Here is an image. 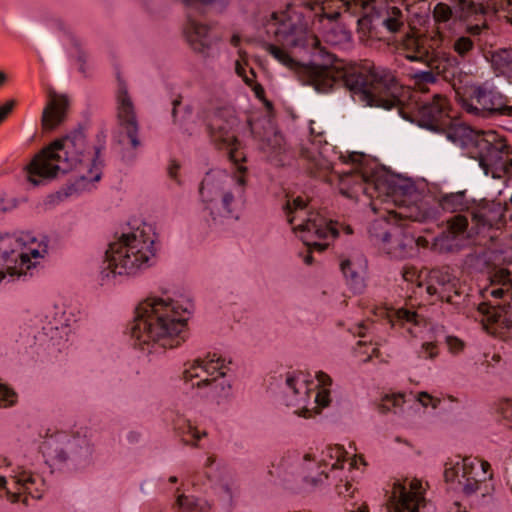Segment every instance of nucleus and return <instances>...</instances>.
Segmentation results:
<instances>
[{
	"mask_svg": "<svg viewBox=\"0 0 512 512\" xmlns=\"http://www.w3.org/2000/svg\"><path fill=\"white\" fill-rule=\"evenodd\" d=\"M355 187L357 193L350 198L364 194L373 199L371 207L379 213V218L373 221L369 233L378 247L391 257L404 258L413 250L414 235L408 230V219L428 222L439 216L438 207L421 199L413 185L385 171H374Z\"/></svg>",
	"mask_w": 512,
	"mask_h": 512,
	"instance_id": "f257e3e1",
	"label": "nucleus"
},
{
	"mask_svg": "<svg viewBox=\"0 0 512 512\" xmlns=\"http://www.w3.org/2000/svg\"><path fill=\"white\" fill-rule=\"evenodd\" d=\"M236 125L237 119L227 110L215 113L209 124L213 143L225 150L236 165L232 172L220 168L209 170L199 184L201 209L215 222L238 220L246 206L248 169L242 164L246 156L240 150L234 130Z\"/></svg>",
	"mask_w": 512,
	"mask_h": 512,
	"instance_id": "f03ea898",
	"label": "nucleus"
},
{
	"mask_svg": "<svg viewBox=\"0 0 512 512\" xmlns=\"http://www.w3.org/2000/svg\"><path fill=\"white\" fill-rule=\"evenodd\" d=\"M342 0H292L285 9L272 12L262 19L267 35L283 47H319L320 42L331 46H345L351 40V33L337 20L339 11L333 9Z\"/></svg>",
	"mask_w": 512,
	"mask_h": 512,
	"instance_id": "7ed1b4c3",
	"label": "nucleus"
},
{
	"mask_svg": "<svg viewBox=\"0 0 512 512\" xmlns=\"http://www.w3.org/2000/svg\"><path fill=\"white\" fill-rule=\"evenodd\" d=\"M193 303L168 294H151L140 301L130 326L133 345L146 354L162 355L187 339Z\"/></svg>",
	"mask_w": 512,
	"mask_h": 512,
	"instance_id": "20e7f679",
	"label": "nucleus"
},
{
	"mask_svg": "<svg viewBox=\"0 0 512 512\" xmlns=\"http://www.w3.org/2000/svg\"><path fill=\"white\" fill-rule=\"evenodd\" d=\"M102 149V146L89 144L82 131H74L38 153L26 166V179L31 185L39 186L59 173L74 170L78 187L90 189L101 179Z\"/></svg>",
	"mask_w": 512,
	"mask_h": 512,
	"instance_id": "39448f33",
	"label": "nucleus"
},
{
	"mask_svg": "<svg viewBox=\"0 0 512 512\" xmlns=\"http://www.w3.org/2000/svg\"><path fill=\"white\" fill-rule=\"evenodd\" d=\"M156 238L152 226L141 223L111 242L100 271L102 284L116 285L120 279L136 277L152 267L156 260Z\"/></svg>",
	"mask_w": 512,
	"mask_h": 512,
	"instance_id": "423d86ee",
	"label": "nucleus"
},
{
	"mask_svg": "<svg viewBox=\"0 0 512 512\" xmlns=\"http://www.w3.org/2000/svg\"><path fill=\"white\" fill-rule=\"evenodd\" d=\"M309 80L318 92H328L334 84L344 82L360 94L369 106L391 109L404 103L401 98L403 88L399 86L394 75L384 69H374L368 79H351V74L342 62L336 61L331 66H314L309 69Z\"/></svg>",
	"mask_w": 512,
	"mask_h": 512,
	"instance_id": "0eeeda50",
	"label": "nucleus"
},
{
	"mask_svg": "<svg viewBox=\"0 0 512 512\" xmlns=\"http://www.w3.org/2000/svg\"><path fill=\"white\" fill-rule=\"evenodd\" d=\"M314 125L315 122L310 121L309 129L313 139L302 147L301 156L311 164V170H331L332 177L330 181L337 179L339 190L343 195H356L355 185L369 177V170L362 166L363 155L356 152L341 155L339 157L340 162L332 164L327 159V154L331 148L324 140L323 132Z\"/></svg>",
	"mask_w": 512,
	"mask_h": 512,
	"instance_id": "6e6552de",
	"label": "nucleus"
},
{
	"mask_svg": "<svg viewBox=\"0 0 512 512\" xmlns=\"http://www.w3.org/2000/svg\"><path fill=\"white\" fill-rule=\"evenodd\" d=\"M331 377L319 371L314 378L305 372L286 375L283 402L294 410V414L310 418L331 403Z\"/></svg>",
	"mask_w": 512,
	"mask_h": 512,
	"instance_id": "1a4fd4ad",
	"label": "nucleus"
},
{
	"mask_svg": "<svg viewBox=\"0 0 512 512\" xmlns=\"http://www.w3.org/2000/svg\"><path fill=\"white\" fill-rule=\"evenodd\" d=\"M47 253L48 244L43 237L0 232V283L27 275Z\"/></svg>",
	"mask_w": 512,
	"mask_h": 512,
	"instance_id": "9d476101",
	"label": "nucleus"
},
{
	"mask_svg": "<svg viewBox=\"0 0 512 512\" xmlns=\"http://www.w3.org/2000/svg\"><path fill=\"white\" fill-rule=\"evenodd\" d=\"M38 449L45 463L52 469H62L70 464L87 463L94 448L83 430L56 431L42 437Z\"/></svg>",
	"mask_w": 512,
	"mask_h": 512,
	"instance_id": "9b49d317",
	"label": "nucleus"
},
{
	"mask_svg": "<svg viewBox=\"0 0 512 512\" xmlns=\"http://www.w3.org/2000/svg\"><path fill=\"white\" fill-rule=\"evenodd\" d=\"M486 6L483 0H459L454 12L444 4L438 3L433 9V19L435 28L431 32L434 48V59L441 63V68L456 67L459 62L456 56L449 53L445 48L449 44V36L447 31L452 28L456 18L467 20L474 18L480 20L485 14Z\"/></svg>",
	"mask_w": 512,
	"mask_h": 512,
	"instance_id": "f8f14e48",
	"label": "nucleus"
},
{
	"mask_svg": "<svg viewBox=\"0 0 512 512\" xmlns=\"http://www.w3.org/2000/svg\"><path fill=\"white\" fill-rule=\"evenodd\" d=\"M444 478L467 497H486L494 490L493 472L487 461L456 456L445 463Z\"/></svg>",
	"mask_w": 512,
	"mask_h": 512,
	"instance_id": "ddd939ff",
	"label": "nucleus"
},
{
	"mask_svg": "<svg viewBox=\"0 0 512 512\" xmlns=\"http://www.w3.org/2000/svg\"><path fill=\"white\" fill-rule=\"evenodd\" d=\"M231 361L218 352H208L203 357L185 364L184 380L192 387L203 390V395L213 399L229 395L231 384L226 378Z\"/></svg>",
	"mask_w": 512,
	"mask_h": 512,
	"instance_id": "4468645a",
	"label": "nucleus"
},
{
	"mask_svg": "<svg viewBox=\"0 0 512 512\" xmlns=\"http://www.w3.org/2000/svg\"><path fill=\"white\" fill-rule=\"evenodd\" d=\"M285 213L293 232L311 250L323 251L328 246L327 241L338 234L335 223L327 221L318 212L308 210L300 197L287 200Z\"/></svg>",
	"mask_w": 512,
	"mask_h": 512,
	"instance_id": "2eb2a0df",
	"label": "nucleus"
},
{
	"mask_svg": "<svg viewBox=\"0 0 512 512\" xmlns=\"http://www.w3.org/2000/svg\"><path fill=\"white\" fill-rule=\"evenodd\" d=\"M347 459V451L343 446L327 445L317 457L312 453H305L300 458V465L303 471H312L313 466L319 470L317 476L309 475L312 482L321 483L324 479H331L340 495L350 496L353 493L352 485L344 471Z\"/></svg>",
	"mask_w": 512,
	"mask_h": 512,
	"instance_id": "dca6fc26",
	"label": "nucleus"
},
{
	"mask_svg": "<svg viewBox=\"0 0 512 512\" xmlns=\"http://www.w3.org/2000/svg\"><path fill=\"white\" fill-rule=\"evenodd\" d=\"M352 14H360L358 20L360 26L359 37L363 42L367 41L363 26L376 19L381 20L382 25L391 33L399 32L404 27L406 15L403 11L389 2L395 0H342Z\"/></svg>",
	"mask_w": 512,
	"mask_h": 512,
	"instance_id": "f3484780",
	"label": "nucleus"
},
{
	"mask_svg": "<svg viewBox=\"0 0 512 512\" xmlns=\"http://www.w3.org/2000/svg\"><path fill=\"white\" fill-rule=\"evenodd\" d=\"M425 488L421 480L406 478L394 483L388 512H422L425 508Z\"/></svg>",
	"mask_w": 512,
	"mask_h": 512,
	"instance_id": "a211bd4d",
	"label": "nucleus"
},
{
	"mask_svg": "<svg viewBox=\"0 0 512 512\" xmlns=\"http://www.w3.org/2000/svg\"><path fill=\"white\" fill-rule=\"evenodd\" d=\"M495 138L488 147L481 146L472 157L478 159L485 175L500 179L512 169V156L505 141L496 132Z\"/></svg>",
	"mask_w": 512,
	"mask_h": 512,
	"instance_id": "6ab92c4d",
	"label": "nucleus"
},
{
	"mask_svg": "<svg viewBox=\"0 0 512 512\" xmlns=\"http://www.w3.org/2000/svg\"><path fill=\"white\" fill-rule=\"evenodd\" d=\"M474 235V228L468 227L467 218L456 215L447 221L445 230L433 239L431 249L438 253H455L467 247Z\"/></svg>",
	"mask_w": 512,
	"mask_h": 512,
	"instance_id": "aec40b11",
	"label": "nucleus"
},
{
	"mask_svg": "<svg viewBox=\"0 0 512 512\" xmlns=\"http://www.w3.org/2000/svg\"><path fill=\"white\" fill-rule=\"evenodd\" d=\"M444 131H446L447 138L450 141L467 149L471 157L481 146L488 147L496 139L495 131H475L463 122L452 119V117Z\"/></svg>",
	"mask_w": 512,
	"mask_h": 512,
	"instance_id": "412c9836",
	"label": "nucleus"
},
{
	"mask_svg": "<svg viewBox=\"0 0 512 512\" xmlns=\"http://www.w3.org/2000/svg\"><path fill=\"white\" fill-rule=\"evenodd\" d=\"M472 101L473 103L463 101V107L470 113L512 116V105H508L506 98L494 87H477Z\"/></svg>",
	"mask_w": 512,
	"mask_h": 512,
	"instance_id": "4be33fe9",
	"label": "nucleus"
},
{
	"mask_svg": "<svg viewBox=\"0 0 512 512\" xmlns=\"http://www.w3.org/2000/svg\"><path fill=\"white\" fill-rule=\"evenodd\" d=\"M117 117L119 142L134 149L138 148L140 146L138 123L133 104L124 88H120L117 95Z\"/></svg>",
	"mask_w": 512,
	"mask_h": 512,
	"instance_id": "5701e85b",
	"label": "nucleus"
},
{
	"mask_svg": "<svg viewBox=\"0 0 512 512\" xmlns=\"http://www.w3.org/2000/svg\"><path fill=\"white\" fill-rule=\"evenodd\" d=\"M426 42L420 36L408 34L403 39L400 50L408 60L426 62L430 68L437 70L438 73H446L452 69L453 67L441 68V63L434 59V44L431 35L428 45Z\"/></svg>",
	"mask_w": 512,
	"mask_h": 512,
	"instance_id": "b1692460",
	"label": "nucleus"
},
{
	"mask_svg": "<svg viewBox=\"0 0 512 512\" xmlns=\"http://www.w3.org/2000/svg\"><path fill=\"white\" fill-rule=\"evenodd\" d=\"M373 315L377 320H386L391 326L401 325L412 337L421 336L423 318L414 311L380 305L373 309Z\"/></svg>",
	"mask_w": 512,
	"mask_h": 512,
	"instance_id": "393cba45",
	"label": "nucleus"
},
{
	"mask_svg": "<svg viewBox=\"0 0 512 512\" xmlns=\"http://www.w3.org/2000/svg\"><path fill=\"white\" fill-rule=\"evenodd\" d=\"M449 104L443 96L435 94L432 101L423 102L418 109L419 123L431 130L446 129L450 123Z\"/></svg>",
	"mask_w": 512,
	"mask_h": 512,
	"instance_id": "a878e982",
	"label": "nucleus"
},
{
	"mask_svg": "<svg viewBox=\"0 0 512 512\" xmlns=\"http://www.w3.org/2000/svg\"><path fill=\"white\" fill-rule=\"evenodd\" d=\"M47 326L45 329L55 341H67L76 323V315L63 303L53 304L46 311Z\"/></svg>",
	"mask_w": 512,
	"mask_h": 512,
	"instance_id": "bb28decb",
	"label": "nucleus"
},
{
	"mask_svg": "<svg viewBox=\"0 0 512 512\" xmlns=\"http://www.w3.org/2000/svg\"><path fill=\"white\" fill-rule=\"evenodd\" d=\"M457 287V278L452 275L449 268L433 269L425 273L424 290L430 297L450 300L448 292Z\"/></svg>",
	"mask_w": 512,
	"mask_h": 512,
	"instance_id": "cd10ccee",
	"label": "nucleus"
},
{
	"mask_svg": "<svg viewBox=\"0 0 512 512\" xmlns=\"http://www.w3.org/2000/svg\"><path fill=\"white\" fill-rule=\"evenodd\" d=\"M69 106V99L65 94L57 93L53 88L47 89V103L42 113L44 129H54L63 122Z\"/></svg>",
	"mask_w": 512,
	"mask_h": 512,
	"instance_id": "c85d7f7f",
	"label": "nucleus"
},
{
	"mask_svg": "<svg viewBox=\"0 0 512 512\" xmlns=\"http://www.w3.org/2000/svg\"><path fill=\"white\" fill-rule=\"evenodd\" d=\"M184 32L191 47L201 53L210 48L217 40V37L211 33L207 25L193 18L190 14L187 16Z\"/></svg>",
	"mask_w": 512,
	"mask_h": 512,
	"instance_id": "c756f323",
	"label": "nucleus"
},
{
	"mask_svg": "<svg viewBox=\"0 0 512 512\" xmlns=\"http://www.w3.org/2000/svg\"><path fill=\"white\" fill-rule=\"evenodd\" d=\"M341 271L348 283L356 290L363 287V276L366 271V260L361 254H353L341 260Z\"/></svg>",
	"mask_w": 512,
	"mask_h": 512,
	"instance_id": "7c9ffc66",
	"label": "nucleus"
},
{
	"mask_svg": "<svg viewBox=\"0 0 512 512\" xmlns=\"http://www.w3.org/2000/svg\"><path fill=\"white\" fill-rule=\"evenodd\" d=\"M490 287L484 290V296L494 298H512V279L506 269L496 270L490 277Z\"/></svg>",
	"mask_w": 512,
	"mask_h": 512,
	"instance_id": "2f4dec72",
	"label": "nucleus"
},
{
	"mask_svg": "<svg viewBox=\"0 0 512 512\" xmlns=\"http://www.w3.org/2000/svg\"><path fill=\"white\" fill-rule=\"evenodd\" d=\"M500 219V209L493 204L483 203L472 211V220L475 224L474 234L485 228L492 227Z\"/></svg>",
	"mask_w": 512,
	"mask_h": 512,
	"instance_id": "473e14b6",
	"label": "nucleus"
},
{
	"mask_svg": "<svg viewBox=\"0 0 512 512\" xmlns=\"http://www.w3.org/2000/svg\"><path fill=\"white\" fill-rule=\"evenodd\" d=\"M173 427L177 435L181 437L182 442L191 447H198L199 441L207 436L205 430L198 429L190 420L184 417L175 419Z\"/></svg>",
	"mask_w": 512,
	"mask_h": 512,
	"instance_id": "72a5a7b5",
	"label": "nucleus"
},
{
	"mask_svg": "<svg viewBox=\"0 0 512 512\" xmlns=\"http://www.w3.org/2000/svg\"><path fill=\"white\" fill-rule=\"evenodd\" d=\"M235 73L252 88L257 98L261 99L264 95L263 88L255 83V72L248 65L246 54L241 50L238 51V58L234 63Z\"/></svg>",
	"mask_w": 512,
	"mask_h": 512,
	"instance_id": "f704fd0d",
	"label": "nucleus"
},
{
	"mask_svg": "<svg viewBox=\"0 0 512 512\" xmlns=\"http://www.w3.org/2000/svg\"><path fill=\"white\" fill-rule=\"evenodd\" d=\"M260 149L268 158L276 159L285 149V143L282 135L273 128H270L261 139Z\"/></svg>",
	"mask_w": 512,
	"mask_h": 512,
	"instance_id": "c9c22d12",
	"label": "nucleus"
},
{
	"mask_svg": "<svg viewBox=\"0 0 512 512\" xmlns=\"http://www.w3.org/2000/svg\"><path fill=\"white\" fill-rule=\"evenodd\" d=\"M491 62L497 72L512 81V49H500L493 52Z\"/></svg>",
	"mask_w": 512,
	"mask_h": 512,
	"instance_id": "e433bc0d",
	"label": "nucleus"
},
{
	"mask_svg": "<svg viewBox=\"0 0 512 512\" xmlns=\"http://www.w3.org/2000/svg\"><path fill=\"white\" fill-rule=\"evenodd\" d=\"M177 512H208L209 504L200 498L179 494L177 496Z\"/></svg>",
	"mask_w": 512,
	"mask_h": 512,
	"instance_id": "4c0bfd02",
	"label": "nucleus"
},
{
	"mask_svg": "<svg viewBox=\"0 0 512 512\" xmlns=\"http://www.w3.org/2000/svg\"><path fill=\"white\" fill-rule=\"evenodd\" d=\"M202 474L206 478L203 485L213 486L221 475V466L214 455H208L203 462Z\"/></svg>",
	"mask_w": 512,
	"mask_h": 512,
	"instance_id": "58836bf2",
	"label": "nucleus"
},
{
	"mask_svg": "<svg viewBox=\"0 0 512 512\" xmlns=\"http://www.w3.org/2000/svg\"><path fill=\"white\" fill-rule=\"evenodd\" d=\"M440 205L444 210L455 212L467 208L463 192L451 193L441 198Z\"/></svg>",
	"mask_w": 512,
	"mask_h": 512,
	"instance_id": "ea45409f",
	"label": "nucleus"
},
{
	"mask_svg": "<svg viewBox=\"0 0 512 512\" xmlns=\"http://www.w3.org/2000/svg\"><path fill=\"white\" fill-rule=\"evenodd\" d=\"M426 271L418 270L414 266H405L402 270L404 281L409 284L416 285L419 290H424Z\"/></svg>",
	"mask_w": 512,
	"mask_h": 512,
	"instance_id": "a19ab883",
	"label": "nucleus"
},
{
	"mask_svg": "<svg viewBox=\"0 0 512 512\" xmlns=\"http://www.w3.org/2000/svg\"><path fill=\"white\" fill-rule=\"evenodd\" d=\"M452 47L453 51L459 57H466L474 48V43L471 38L467 36H460L454 40L453 43L449 40L448 47L445 49L450 53L449 48Z\"/></svg>",
	"mask_w": 512,
	"mask_h": 512,
	"instance_id": "79ce46f5",
	"label": "nucleus"
},
{
	"mask_svg": "<svg viewBox=\"0 0 512 512\" xmlns=\"http://www.w3.org/2000/svg\"><path fill=\"white\" fill-rule=\"evenodd\" d=\"M267 51L281 64L288 68H294L296 61L282 48L269 44L267 45Z\"/></svg>",
	"mask_w": 512,
	"mask_h": 512,
	"instance_id": "37998d69",
	"label": "nucleus"
},
{
	"mask_svg": "<svg viewBox=\"0 0 512 512\" xmlns=\"http://www.w3.org/2000/svg\"><path fill=\"white\" fill-rule=\"evenodd\" d=\"M495 413L498 419L506 422V426L512 428V400L505 399L497 403Z\"/></svg>",
	"mask_w": 512,
	"mask_h": 512,
	"instance_id": "c03bdc74",
	"label": "nucleus"
},
{
	"mask_svg": "<svg viewBox=\"0 0 512 512\" xmlns=\"http://www.w3.org/2000/svg\"><path fill=\"white\" fill-rule=\"evenodd\" d=\"M17 393L7 384L0 382V407H9L17 402Z\"/></svg>",
	"mask_w": 512,
	"mask_h": 512,
	"instance_id": "a18cd8bd",
	"label": "nucleus"
},
{
	"mask_svg": "<svg viewBox=\"0 0 512 512\" xmlns=\"http://www.w3.org/2000/svg\"><path fill=\"white\" fill-rule=\"evenodd\" d=\"M415 401L423 408L436 409L441 403V400L428 392L421 391L414 395Z\"/></svg>",
	"mask_w": 512,
	"mask_h": 512,
	"instance_id": "49530a36",
	"label": "nucleus"
},
{
	"mask_svg": "<svg viewBox=\"0 0 512 512\" xmlns=\"http://www.w3.org/2000/svg\"><path fill=\"white\" fill-rule=\"evenodd\" d=\"M355 353L361 361L366 362L372 359L373 356H377L378 348L372 344L367 345L366 343L359 341L355 349Z\"/></svg>",
	"mask_w": 512,
	"mask_h": 512,
	"instance_id": "de8ad7c7",
	"label": "nucleus"
},
{
	"mask_svg": "<svg viewBox=\"0 0 512 512\" xmlns=\"http://www.w3.org/2000/svg\"><path fill=\"white\" fill-rule=\"evenodd\" d=\"M404 403L405 395L403 393L388 394L382 399V406L386 410L400 408Z\"/></svg>",
	"mask_w": 512,
	"mask_h": 512,
	"instance_id": "09e8293b",
	"label": "nucleus"
},
{
	"mask_svg": "<svg viewBox=\"0 0 512 512\" xmlns=\"http://www.w3.org/2000/svg\"><path fill=\"white\" fill-rule=\"evenodd\" d=\"M415 85L422 91H424L425 85L433 84L435 82V76L431 71H419L413 75Z\"/></svg>",
	"mask_w": 512,
	"mask_h": 512,
	"instance_id": "8fccbe9b",
	"label": "nucleus"
},
{
	"mask_svg": "<svg viewBox=\"0 0 512 512\" xmlns=\"http://www.w3.org/2000/svg\"><path fill=\"white\" fill-rule=\"evenodd\" d=\"M448 351L453 355H458L463 352L465 343L455 336H447L445 339Z\"/></svg>",
	"mask_w": 512,
	"mask_h": 512,
	"instance_id": "3c124183",
	"label": "nucleus"
},
{
	"mask_svg": "<svg viewBox=\"0 0 512 512\" xmlns=\"http://www.w3.org/2000/svg\"><path fill=\"white\" fill-rule=\"evenodd\" d=\"M420 355L426 359H433L438 355L437 347L432 342H425L421 346Z\"/></svg>",
	"mask_w": 512,
	"mask_h": 512,
	"instance_id": "603ef678",
	"label": "nucleus"
},
{
	"mask_svg": "<svg viewBox=\"0 0 512 512\" xmlns=\"http://www.w3.org/2000/svg\"><path fill=\"white\" fill-rule=\"evenodd\" d=\"M15 107V101L9 100L0 105V124L7 118Z\"/></svg>",
	"mask_w": 512,
	"mask_h": 512,
	"instance_id": "864d4df0",
	"label": "nucleus"
},
{
	"mask_svg": "<svg viewBox=\"0 0 512 512\" xmlns=\"http://www.w3.org/2000/svg\"><path fill=\"white\" fill-rule=\"evenodd\" d=\"M359 464L365 465V461H364V459L362 457L355 455V456H353L351 458L349 466H350V468L358 469L359 468Z\"/></svg>",
	"mask_w": 512,
	"mask_h": 512,
	"instance_id": "5fc2aeb1",
	"label": "nucleus"
},
{
	"mask_svg": "<svg viewBox=\"0 0 512 512\" xmlns=\"http://www.w3.org/2000/svg\"><path fill=\"white\" fill-rule=\"evenodd\" d=\"M485 25L482 24V25H479V24H476V25H470L467 27V31L472 34V35H477L480 33L481 29L484 27Z\"/></svg>",
	"mask_w": 512,
	"mask_h": 512,
	"instance_id": "6e6d98bb",
	"label": "nucleus"
},
{
	"mask_svg": "<svg viewBox=\"0 0 512 512\" xmlns=\"http://www.w3.org/2000/svg\"><path fill=\"white\" fill-rule=\"evenodd\" d=\"M414 245L425 248L429 245V241L424 237H414Z\"/></svg>",
	"mask_w": 512,
	"mask_h": 512,
	"instance_id": "4d7b16f0",
	"label": "nucleus"
},
{
	"mask_svg": "<svg viewBox=\"0 0 512 512\" xmlns=\"http://www.w3.org/2000/svg\"><path fill=\"white\" fill-rule=\"evenodd\" d=\"M240 41V37L239 35L237 34H234L232 37H231V44L234 45V46H237L238 43Z\"/></svg>",
	"mask_w": 512,
	"mask_h": 512,
	"instance_id": "13d9d810",
	"label": "nucleus"
},
{
	"mask_svg": "<svg viewBox=\"0 0 512 512\" xmlns=\"http://www.w3.org/2000/svg\"><path fill=\"white\" fill-rule=\"evenodd\" d=\"M355 512H369L368 506L363 503L360 505Z\"/></svg>",
	"mask_w": 512,
	"mask_h": 512,
	"instance_id": "bf43d9fd",
	"label": "nucleus"
},
{
	"mask_svg": "<svg viewBox=\"0 0 512 512\" xmlns=\"http://www.w3.org/2000/svg\"><path fill=\"white\" fill-rule=\"evenodd\" d=\"M6 80H7V75L4 72L0 71V87L2 85H4Z\"/></svg>",
	"mask_w": 512,
	"mask_h": 512,
	"instance_id": "052dcab7",
	"label": "nucleus"
},
{
	"mask_svg": "<svg viewBox=\"0 0 512 512\" xmlns=\"http://www.w3.org/2000/svg\"><path fill=\"white\" fill-rule=\"evenodd\" d=\"M304 262L307 265H311L313 263V257L311 254H308L304 257Z\"/></svg>",
	"mask_w": 512,
	"mask_h": 512,
	"instance_id": "680f3d73",
	"label": "nucleus"
},
{
	"mask_svg": "<svg viewBox=\"0 0 512 512\" xmlns=\"http://www.w3.org/2000/svg\"><path fill=\"white\" fill-rule=\"evenodd\" d=\"M6 210H7V207H6L5 203L3 202V200H0V213L4 212Z\"/></svg>",
	"mask_w": 512,
	"mask_h": 512,
	"instance_id": "e2e57ef3",
	"label": "nucleus"
},
{
	"mask_svg": "<svg viewBox=\"0 0 512 512\" xmlns=\"http://www.w3.org/2000/svg\"><path fill=\"white\" fill-rule=\"evenodd\" d=\"M177 104H178V103L175 101V102H174V108H173V116H174V118H175V119L177 118V107H176V106H177Z\"/></svg>",
	"mask_w": 512,
	"mask_h": 512,
	"instance_id": "0e129e2a",
	"label": "nucleus"
},
{
	"mask_svg": "<svg viewBox=\"0 0 512 512\" xmlns=\"http://www.w3.org/2000/svg\"><path fill=\"white\" fill-rule=\"evenodd\" d=\"M177 480H178V479H177V477H176V476H171V477H169V482H170V483H176V482H177Z\"/></svg>",
	"mask_w": 512,
	"mask_h": 512,
	"instance_id": "69168bd1",
	"label": "nucleus"
},
{
	"mask_svg": "<svg viewBox=\"0 0 512 512\" xmlns=\"http://www.w3.org/2000/svg\"><path fill=\"white\" fill-rule=\"evenodd\" d=\"M199 482H200V479H196V480H193L192 484L196 486V485H198Z\"/></svg>",
	"mask_w": 512,
	"mask_h": 512,
	"instance_id": "338daca9",
	"label": "nucleus"
}]
</instances>
